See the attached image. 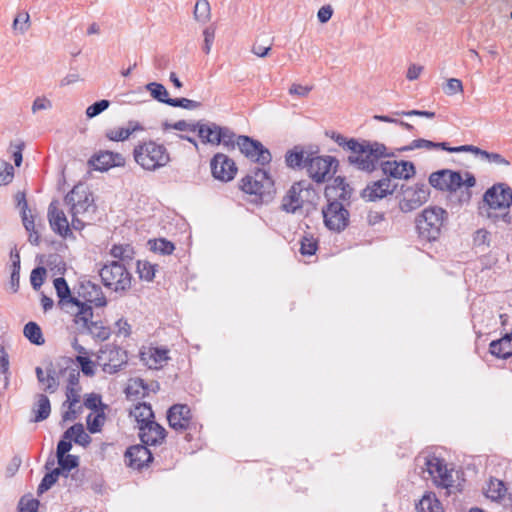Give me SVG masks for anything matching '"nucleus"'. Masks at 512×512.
Instances as JSON below:
<instances>
[{
  "instance_id": "nucleus-1",
  "label": "nucleus",
  "mask_w": 512,
  "mask_h": 512,
  "mask_svg": "<svg viewBox=\"0 0 512 512\" xmlns=\"http://www.w3.org/2000/svg\"><path fill=\"white\" fill-rule=\"evenodd\" d=\"M239 190L256 205L272 201L276 195L275 180L269 170L255 168L238 181Z\"/></svg>"
},
{
  "instance_id": "nucleus-2",
  "label": "nucleus",
  "mask_w": 512,
  "mask_h": 512,
  "mask_svg": "<svg viewBox=\"0 0 512 512\" xmlns=\"http://www.w3.org/2000/svg\"><path fill=\"white\" fill-rule=\"evenodd\" d=\"M385 144L378 141L357 140L354 144L347 161L356 169L372 173L376 170L378 162L382 158L391 157Z\"/></svg>"
},
{
  "instance_id": "nucleus-3",
  "label": "nucleus",
  "mask_w": 512,
  "mask_h": 512,
  "mask_svg": "<svg viewBox=\"0 0 512 512\" xmlns=\"http://www.w3.org/2000/svg\"><path fill=\"white\" fill-rule=\"evenodd\" d=\"M447 218L441 207H427L416 218L418 237L423 242L433 243L440 239Z\"/></svg>"
},
{
  "instance_id": "nucleus-4",
  "label": "nucleus",
  "mask_w": 512,
  "mask_h": 512,
  "mask_svg": "<svg viewBox=\"0 0 512 512\" xmlns=\"http://www.w3.org/2000/svg\"><path fill=\"white\" fill-rule=\"evenodd\" d=\"M135 162L146 171H155L168 165L170 154L167 148L155 141H146L135 146Z\"/></svg>"
},
{
  "instance_id": "nucleus-5",
  "label": "nucleus",
  "mask_w": 512,
  "mask_h": 512,
  "mask_svg": "<svg viewBox=\"0 0 512 512\" xmlns=\"http://www.w3.org/2000/svg\"><path fill=\"white\" fill-rule=\"evenodd\" d=\"M72 216L71 226L75 230H82L85 223L81 218L86 217L93 210V198L87 188L75 186L65 197Z\"/></svg>"
},
{
  "instance_id": "nucleus-6",
  "label": "nucleus",
  "mask_w": 512,
  "mask_h": 512,
  "mask_svg": "<svg viewBox=\"0 0 512 512\" xmlns=\"http://www.w3.org/2000/svg\"><path fill=\"white\" fill-rule=\"evenodd\" d=\"M429 184L437 190L454 193L462 186L474 187L476 179L470 172L460 173L450 169H442L430 174Z\"/></svg>"
},
{
  "instance_id": "nucleus-7",
  "label": "nucleus",
  "mask_w": 512,
  "mask_h": 512,
  "mask_svg": "<svg viewBox=\"0 0 512 512\" xmlns=\"http://www.w3.org/2000/svg\"><path fill=\"white\" fill-rule=\"evenodd\" d=\"M318 194L313 185L306 180L295 182L287 191L282 201V208L288 213H295L307 204H315Z\"/></svg>"
},
{
  "instance_id": "nucleus-8",
  "label": "nucleus",
  "mask_w": 512,
  "mask_h": 512,
  "mask_svg": "<svg viewBox=\"0 0 512 512\" xmlns=\"http://www.w3.org/2000/svg\"><path fill=\"white\" fill-rule=\"evenodd\" d=\"M100 277L104 286L116 293L126 292L132 284L130 272L124 265L115 261L102 267Z\"/></svg>"
},
{
  "instance_id": "nucleus-9",
  "label": "nucleus",
  "mask_w": 512,
  "mask_h": 512,
  "mask_svg": "<svg viewBox=\"0 0 512 512\" xmlns=\"http://www.w3.org/2000/svg\"><path fill=\"white\" fill-rule=\"evenodd\" d=\"M97 361L104 373L112 375L127 364L128 354L117 345L106 344L99 350Z\"/></svg>"
},
{
  "instance_id": "nucleus-10",
  "label": "nucleus",
  "mask_w": 512,
  "mask_h": 512,
  "mask_svg": "<svg viewBox=\"0 0 512 512\" xmlns=\"http://www.w3.org/2000/svg\"><path fill=\"white\" fill-rule=\"evenodd\" d=\"M338 160L330 155H311L307 162L306 171L308 176L316 183H324L332 174L337 171Z\"/></svg>"
},
{
  "instance_id": "nucleus-11",
  "label": "nucleus",
  "mask_w": 512,
  "mask_h": 512,
  "mask_svg": "<svg viewBox=\"0 0 512 512\" xmlns=\"http://www.w3.org/2000/svg\"><path fill=\"white\" fill-rule=\"evenodd\" d=\"M325 227L332 232H342L350 222V213L344 205L338 201H331L322 209Z\"/></svg>"
},
{
  "instance_id": "nucleus-12",
  "label": "nucleus",
  "mask_w": 512,
  "mask_h": 512,
  "mask_svg": "<svg viewBox=\"0 0 512 512\" xmlns=\"http://www.w3.org/2000/svg\"><path fill=\"white\" fill-rule=\"evenodd\" d=\"M235 143L240 152L254 163L267 165L272 160L270 151L257 140L242 135L237 137Z\"/></svg>"
},
{
  "instance_id": "nucleus-13",
  "label": "nucleus",
  "mask_w": 512,
  "mask_h": 512,
  "mask_svg": "<svg viewBox=\"0 0 512 512\" xmlns=\"http://www.w3.org/2000/svg\"><path fill=\"white\" fill-rule=\"evenodd\" d=\"M212 177L221 183L233 181L238 173L236 162L224 153H216L210 160Z\"/></svg>"
},
{
  "instance_id": "nucleus-14",
  "label": "nucleus",
  "mask_w": 512,
  "mask_h": 512,
  "mask_svg": "<svg viewBox=\"0 0 512 512\" xmlns=\"http://www.w3.org/2000/svg\"><path fill=\"white\" fill-rule=\"evenodd\" d=\"M91 169L98 172H108L114 168H122L126 165V158L122 153L110 150H100L94 153L88 160Z\"/></svg>"
},
{
  "instance_id": "nucleus-15",
  "label": "nucleus",
  "mask_w": 512,
  "mask_h": 512,
  "mask_svg": "<svg viewBox=\"0 0 512 512\" xmlns=\"http://www.w3.org/2000/svg\"><path fill=\"white\" fill-rule=\"evenodd\" d=\"M66 304L69 307L68 312L72 317L74 328L77 332L84 333L93 321L94 313L92 307L76 298H69Z\"/></svg>"
},
{
  "instance_id": "nucleus-16",
  "label": "nucleus",
  "mask_w": 512,
  "mask_h": 512,
  "mask_svg": "<svg viewBox=\"0 0 512 512\" xmlns=\"http://www.w3.org/2000/svg\"><path fill=\"white\" fill-rule=\"evenodd\" d=\"M483 201L490 209H507L512 205V189L504 183L494 184L484 193Z\"/></svg>"
},
{
  "instance_id": "nucleus-17",
  "label": "nucleus",
  "mask_w": 512,
  "mask_h": 512,
  "mask_svg": "<svg viewBox=\"0 0 512 512\" xmlns=\"http://www.w3.org/2000/svg\"><path fill=\"white\" fill-rule=\"evenodd\" d=\"M429 190L425 184L416 183L403 190L399 207L403 212L417 209L429 199Z\"/></svg>"
},
{
  "instance_id": "nucleus-18",
  "label": "nucleus",
  "mask_w": 512,
  "mask_h": 512,
  "mask_svg": "<svg viewBox=\"0 0 512 512\" xmlns=\"http://www.w3.org/2000/svg\"><path fill=\"white\" fill-rule=\"evenodd\" d=\"M426 471L433 482L440 487L450 488L453 486V471L447 468L444 461L436 456H428L425 462Z\"/></svg>"
},
{
  "instance_id": "nucleus-19",
  "label": "nucleus",
  "mask_w": 512,
  "mask_h": 512,
  "mask_svg": "<svg viewBox=\"0 0 512 512\" xmlns=\"http://www.w3.org/2000/svg\"><path fill=\"white\" fill-rule=\"evenodd\" d=\"M48 220L54 233L64 239H74L70 224L58 201H52L48 208Z\"/></svg>"
},
{
  "instance_id": "nucleus-20",
  "label": "nucleus",
  "mask_w": 512,
  "mask_h": 512,
  "mask_svg": "<svg viewBox=\"0 0 512 512\" xmlns=\"http://www.w3.org/2000/svg\"><path fill=\"white\" fill-rule=\"evenodd\" d=\"M397 189V184L390 178L385 177L369 183L361 193L363 199L369 202L381 200L392 195Z\"/></svg>"
},
{
  "instance_id": "nucleus-21",
  "label": "nucleus",
  "mask_w": 512,
  "mask_h": 512,
  "mask_svg": "<svg viewBox=\"0 0 512 512\" xmlns=\"http://www.w3.org/2000/svg\"><path fill=\"white\" fill-rule=\"evenodd\" d=\"M196 132L203 144L218 146L220 143L229 137L230 131L227 128L221 127L215 123H202L197 122Z\"/></svg>"
},
{
  "instance_id": "nucleus-22",
  "label": "nucleus",
  "mask_w": 512,
  "mask_h": 512,
  "mask_svg": "<svg viewBox=\"0 0 512 512\" xmlns=\"http://www.w3.org/2000/svg\"><path fill=\"white\" fill-rule=\"evenodd\" d=\"M381 169L388 178L409 180L416 174L415 165L406 160H388L382 163Z\"/></svg>"
},
{
  "instance_id": "nucleus-23",
  "label": "nucleus",
  "mask_w": 512,
  "mask_h": 512,
  "mask_svg": "<svg viewBox=\"0 0 512 512\" xmlns=\"http://www.w3.org/2000/svg\"><path fill=\"white\" fill-rule=\"evenodd\" d=\"M167 419L171 428L185 430L191 420L190 409L186 405L176 404L169 409Z\"/></svg>"
},
{
  "instance_id": "nucleus-24",
  "label": "nucleus",
  "mask_w": 512,
  "mask_h": 512,
  "mask_svg": "<svg viewBox=\"0 0 512 512\" xmlns=\"http://www.w3.org/2000/svg\"><path fill=\"white\" fill-rule=\"evenodd\" d=\"M140 358L150 369H159L169 359L168 350L157 347H144L140 352Z\"/></svg>"
},
{
  "instance_id": "nucleus-25",
  "label": "nucleus",
  "mask_w": 512,
  "mask_h": 512,
  "mask_svg": "<svg viewBox=\"0 0 512 512\" xmlns=\"http://www.w3.org/2000/svg\"><path fill=\"white\" fill-rule=\"evenodd\" d=\"M139 431V436L146 445L160 444L165 438V429L154 420L144 426H140Z\"/></svg>"
},
{
  "instance_id": "nucleus-26",
  "label": "nucleus",
  "mask_w": 512,
  "mask_h": 512,
  "mask_svg": "<svg viewBox=\"0 0 512 512\" xmlns=\"http://www.w3.org/2000/svg\"><path fill=\"white\" fill-rule=\"evenodd\" d=\"M325 196L328 199H348L352 194V188L347 183L346 179L342 176L335 177L331 183L325 187Z\"/></svg>"
},
{
  "instance_id": "nucleus-27",
  "label": "nucleus",
  "mask_w": 512,
  "mask_h": 512,
  "mask_svg": "<svg viewBox=\"0 0 512 512\" xmlns=\"http://www.w3.org/2000/svg\"><path fill=\"white\" fill-rule=\"evenodd\" d=\"M125 456L128 461L129 467L133 469H140L144 465L148 464L151 459L152 455L149 449L143 445H135L130 447L126 453Z\"/></svg>"
},
{
  "instance_id": "nucleus-28",
  "label": "nucleus",
  "mask_w": 512,
  "mask_h": 512,
  "mask_svg": "<svg viewBox=\"0 0 512 512\" xmlns=\"http://www.w3.org/2000/svg\"><path fill=\"white\" fill-rule=\"evenodd\" d=\"M83 297L85 299V303L92 305L97 308H102L107 306L108 301L107 298L99 285H96L91 282H87L82 285Z\"/></svg>"
},
{
  "instance_id": "nucleus-29",
  "label": "nucleus",
  "mask_w": 512,
  "mask_h": 512,
  "mask_svg": "<svg viewBox=\"0 0 512 512\" xmlns=\"http://www.w3.org/2000/svg\"><path fill=\"white\" fill-rule=\"evenodd\" d=\"M142 126L137 122H129L126 126H118L108 129L105 137L113 142H122L127 140L133 133L141 131Z\"/></svg>"
},
{
  "instance_id": "nucleus-30",
  "label": "nucleus",
  "mask_w": 512,
  "mask_h": 512,
  "mask_svg": "<svg viewBox=\"0 0 512 512\" xmlns=\"http://www.w3.org/2000/svg\"><path fill=\"white\" fill-rule=\"evenodd\" d=\"M311 155V153H307L302 147L295 146L286 152L284 157L285 164L291 169L307 167V162L309 161Z\"/></svg>"
},
{
  "instance_id": "nucleus-31",
  "label": "nucleus",
  "mask_w": 512,
  "mask_h": 512,
  "mask_svg": "<svg viewBox=\"0 0 512 512\" xmlns=\"http://www.w3.org/2000/svg\"><path fill=\"white\" fill-rule=\"evenodd\" d=\"M130 417L137 423L138 428L154 420V414L150 405L138 403L130 410Z\"/></svg>"
},
{
  "instance_id": "nucleus-32",
  "label": "nucleus",
  "mask_w": 512,
  "mask_h": 512,
  "mask_svg": "<svg viewBox=\"0 0 512 512\" xmlns=\"http://www.w3.org/2000/svg\"><path fill=\"white\" fill-rule=\"evenodd\" d=\"M193 20L200 25H207L212 19L211 5L208 0H196L193 7Z\"/></svg>"
},
{
  "instance_id": "nucleus-33",
  "label": "nucleus",
  "mask_w": 512,
  "mask_h": 512,
  "mask_svg": "<svg viewBox=\"0 0 512 512\" xmlns=\"http://www.w3.org/2000/svg\"><path fill=\"white\" fill-rule=\"evenodd\" d=\"M125 392L130 400H138L148 395V386L142 379L133 378L129 380Z\"/></svg>"
},
{
  "instance_id": "nucleus-34",
  "label": "nucleus",
  "mask_w": 512,
  "mask_h": 512,
  "mask_svg": "<svg viewBox=\"0 0 512 512\" xmlns=\"http://www.w3.org/2000/svg\"><path fill=\"white\" fill-rule=\"evenodd\" d=\"M416 508L418 512H443L440 501L433 493H425Z\"/></svg>"
},
{
  "instance_id": "nucleus-35",
  "label": "nucleus",
  "mask_w": 512,
  "mask_h": 512,
  "mask_svg": "<svg viewBox=\"0 0 512 512\" xmlns=\"http://www.w3.org/2000/svg\"><path fill=\"white\" fill-rule=\"evenodd\" d=\"M65 439H73L76 444L88 446L91 442L90 436L85 432L82 424H75L64 433Z\"/></svg>"
},
{
  "instance_id": "nucleus-36",
  "label": "nucleus",
  "mask_w": 512,
  "mask_h": 512,
  "mask_svg": "<svg viewBox=\"0 0 512 512\" xmlns=\"http://www.w3.org/2000/svg\"><path fill=\"white\" fill-rule=\"evenodd\" d=\"M84 333L89 334L94 339L106 341L111 336L110 327L106 326L102 321H92L88 329Z\"/></svg>"
},
{
  "instance_id": "nucleus-37",
  "label": "nucleus",
  "mask_w": 512,
  "mask_h": 512,
  "mask_svg": "<svg viewBox=\"0 0 512 512\" xmlns=\"http://www.w3.org/2000/svg\"><path fill=\"white\" fill-rule=\"evenodd\" d=\"M156 271L157 265L147 260H138L136 263V272L142 281L152 282L155 278Z\"/></svg>"
},
{
  "instance_id": "nucleus-38",
  "label": "nucleus",
  "mask_w": 512,
  "mask_h": 512,
  "mask_svg": "<svg viewBox=\"0 0 512 512\" xmlns=\"http://www.w3.org/2000/svg\"><path fill=\"white\" fill-rule=\"evenodd\" d=\"M506 494V488L502 481L498 479H492L487 483L485 489V496L492 501L501 500Z\"/></svg>"
},
{
  "instance_id": "nucleus-39",
  "label": "nucleus",
  "mask_w": 512,
  "mask_h": 512,
  "mask_svg": "<svg viewBox=\"0 0 512 512\" xmlns=\"http://www.w3.org/2000/svg\"><path fill=\"white\" fill-rule=\"evenodd\" d=\"M30 29V16L27 12L17 13L13 23L12 31L16 36H23Z\"/></svg>"
},
{
  "instance_id": "nucleus-40",
  "label": "nucleus",
  "mask_w": 512,
  "mask_h": 512,
  "mask_svg": "<svg viewBox=\"0 0 512 512\" xmlns=\"http://www.w3.org/2000/svg\"><path fill=\"white\" fill-rule=\"evenodd\" d=\"M146 89L150 92L151 96L161 102L169 105L171 98H169V93L166 87L157 82H150L146 85Z\"/></svg>"
},
{
  "instance_id": "nucleus-41",
  "label": "nucleus",
  "mask_w": 512,
  "mask_h": 512,
  "mask_svg": "<svg viewBox=\"0 0 512 512\" xmlns=\"http://www.w3.org/2000/svg\"><path fill=\"white\" fill-rule=\"evenodd\" d=\"M25 337L35 345H43L45 340L41 328L35 322H29L24 327Z\"/></svg>"
},
{
  "instance_id": "nucleus-42",
  "label": "nucleus",
  "mask_w": 512,
  "mask_h": 512,
  "mask_svg": "<svg viewBox=\"0 0 512 512\" xmlns=\"http://www.w3.org/2000/svg\"><path fill=\"white\" fill-rule=\"evenodd\" d=\"M197 122L179 120L176 122H164L162 124V129L164 132H169L171 130H177L181 132L194 133L196 132Z\"/></svg>"
},
{
  "instance_id": "nucleus-43",
  "label": "nucleus",
  "mask_w": 512,
  "mask_h": 512,
  "mask_svg": "<svg viewBox=\"0 0 512 512\" xmlns=\"http://www.w3.org/2000/svg\"><path fill=\"white\" fill-rule=\"evenodd\" d=\"M106 421L105 410L91 412L87 416V427L91 433H98L101 431Z\"/></svg>"
},
{
  "instance_id": "nucleus-44",
  "label": "nucleus",
  "mask_w": 512,
  "mask_h": 512,
  "mask_svg": "<svg viewBox=\"0 0 512 512\" xmlns=\"http://www.w3.org/2000/svg\"><path fill=\"white\" fill-rule=\"evenodd\" d=\"M148 244L151 251L161 255H170L175 250L174 244L164 238L149 240Z\"/></svg>"
},
{
  "instance_id": "nucleus-45",
  "label": "nucleus",
  "mask_w": 512,
  "mask_h": 512,
  "mask_svg": "<svg viewBox=\"0 0 512 512\" xmlns=\"http://www.w3.org/2000/svg\"><path fill=\"white\" fill-rule=\"evenodd\" d=\"M202 39L203 46L202 50L206 55H209L212 52L213 44L216 37V26L215 25H205L202 29Z\"/></svg>"
},
{
  "instance_id": "nucleus-46",
  "label": "nucleus",
  "mask_w": 512,
  "mask_h": 512,
  "mask_svg": "<svg viewBox=\"0 0 512 512\" xmlns=\"http://www.w3.org/2000/svg\"><path fill=\"white\" fill-rule=\"evenodd\" d=\"M35 421L39 422L42 421L50 415L51 412V406L50 401L45 395H40L38 397L35 409Z\"/></svg>"
},
{
  "instance_id": "nucleus-47",
  "label": "nucleus",
  "mask_w": 512,
  "mask_h": 512,
  "mask_svg": "<svg viewBox=\"0 0 512 512\" xmlns=\"http://www.w3.org/2000/svg\"><path fill=\"white\" fill-rule=\"evenodd\" d=\"M76 362L84 375L92 377L96 374L97 365L89 355H77Z\"/></svg>"
},
{
  "instance_id": "nucleus-48",
  "label": "nucleus",
  "mask_w": 512,
  "mask_h": 512,
  "mask_svg": "<svg viewBox=\"0 0 512 512\" xmlns=\"http://www.w3.org/2000/svg\"><path fill=\"white\" fill-rule=\"evenodd\" d=\"M483 160L502 169H509L511 166L510 161L497 152L486 151Z\"/></svg>"
},
{
  "instance_id": "nucleus-49",
  "label": "nucleus",
  "mask_w": 512,
  "mask_h": 512,
  "mask_svg": "<svg viewBox=\"0 0 512 512\" xmlns=\"http://www.w3.org/2000/svg\"><path fill=\"white\" fill-rule=\"evenodd\" d=\"M317 240L312 235H305L300 242V252L304 256L314 255L317 251Z\"/></svg>"
},
{
  "instance_id": "nucleus-50",
  "label": "nucleus",
  "mask_w": 512,
  "mask_h": 512,
  "mask_svg": "<svg viewBox=\"0 0 512 512\" xmlns=\"http://www.w3.org/2000/svg\"><path fill=\"white\" fill-rule=\"evenodd\" d=\"M36 374L39 382L42 384L44 389L51 391H54L56 389V379L48 371H44L42 368L37 367Z\"/></svg>"
},
{
  "instance_id": "nucleus-51",
  "label": "nucleus",
  "mask_w": 512,
  "mask_h": 512,
  "mask_svg": "<svg viewBox=\"0 0 512 512\" xmlns=\"http://www.w3.org/2000/svg\"><path fill=\"white\" fill-rule=\"evenodd\" d=\"M84 405L91 412L105 410L107 406L102 402L101 396L96 393H90L85 396Z\"/></svg>"
},
{
  "instance_id": "nucleus-52",
  "label": "nucleus",
  "mask_w": 512,
  "mask_h": 512,
  "mask_svg": "<svg viewBox=\"0 0 512 512\" xmlns=\"http://www.w3.org/2000/svg\"><path fill=\"white\" fill-rule=\"evenodd\" d=\"M113 327L115 335L120 338H128L132 333V326L124 317L116 320Z\"/></svg>"
},
{
  "instance_id": "nucleus-53",
  "label": "nucleus",
  "mask_w": 512,
  "mask_h": 512,
  "mask_svg": "<svg viewBox=\"0 0 512 512\" xmlns=\"http://www.w3.org/2000/svg\"><path fill=\"white\" fill-rule=\"evenodd\" d=\"M109 106L110 101L106 99L97 101L86 108L85 115L88 119L95 118L96 116L100 115L102 112L107 110Z\"/></svg>"
},
{
  "instance_id": "nucleus-54",
  "label": "nucleus",
  "mask_w": 512,
  "mask_h": 512,
  "mask_svg": "<svg viewBox=\"0 0 512 512\" xmlns=\"http://www.w3.org/2000/svg\"><path fill=\"white\" fill-rule=\"evenodd\" d=\"M57 459H58V463L60 466V468H59L60 472L61 471L69 472L73 468H76L79 463L78 457L75 455H71V454L59 455V456H57Z\"/></svg>"
},
{
  "instance_id": "nucleus-55",
  "label": "nucleus",
  "mask_w": 512,
  "mask_h": 512,
  "mask_svg": "<svg viewBox=\"0 0 512 512\" xmlns=\"http://www.w3.org/2000/svg\"><path fill=\"white\" fill-rule=\"evenodd\" d=\"M463 90V84L458 78L448 79L443 86V91L448 96L460 95Z\"/></svg>"
},
{
  "instance_id": "nucleus-56",
  "label": "nucleus",
  "mask_w": 512,
  "mask_h": 512,
  "mask_svg": "<svg viewBox=\"0 0 512 512\" xmlns=\"http://www.w3.org/2000/svg\"><path fill=\"white\" fill-rule=\"evenodd\" d=\"M53 108V102L45 95L37 96L32 103L31 111L36 114L40 111H49Z\"/></svg>"
},
{
  "instance_id": "nucleus-57",
  "label": "nucleus",
  "mask_w": 512,
  "mask_h": 512,
  "mask_svg": "<svg viewBox=\"0 0 512 512\" xmlns=\"http://www.w3.org/2000/svg\"><path fill=\"white\" fill-rule=\"evenodd\" d=\"M110 255L117 259H129L133 255V249L130 245H113L110 250Z\"/></svg>"
},
{
  "instance_id": "nucleus-58",
  "label": "nucleus",
  "mask_w": 512,
  "mask_h": 512,
  "mask_svg": "<svg viewBox=\"0 0 512 512\" xmlns=\"http://www.w3.org/2000/svg\"><path fill=\"white\" fill-rule=\"evenodd\" d=\"M14 178V168L8 162H0V186L7 185Z\"/></svg>"
},
{
  "instance_id": "nucleus-59",
  "label": "nucleus",
  "mask_w": 512,
  "mask_h": 512,
  "mask_svg": "<svg viewBox=\"0 0 512 512\" xmlns=\"http://www.w3.org/2000/svg\"><path fill=\"white\" fill-rule=\"evenodd\" d=\"M438 145L432 141L425 139H416L413 140L408 146L402 147L399 149L401 152L411 151L415 149H432L436 148Z\"/></svg>"
},
{
  "instance_id": "nucleus-60",
  "label": "nucleus",
  "mask_w": 512,
  "mask_h": 512,
  "mask_svg": "<svg viewBox=\"0 0 512 512\" xmlns=\"http://www.w3.org/2000/svg\"><path fill=\"white\" fill-rule=\"evenodd\" d=\"M200 105V102L188 98H171V101L169 102V106L181 107L187 110L197 109L200 107Z\"/></svg>"
},
{
  "instance_id": "nucleus-61",
  "label": "nucleus",
  "mask_w": 512,
  "mask_h": 512,
  "mask_svg": "<svg viewBox=\"0 0 512 512\" xmlns=\"http://www.w3.org/2000/svg\"><path fill=\"white\" fill-rule=\"evenodd\" d=\"M59 475L60 469H54L52 472L46 474L38 487V491L40 493L47 491L57 481Z\"/></svg>"
},
{
  "instance_id": "nucleus-62",
  "label": "nucleus",
  "mask_w": 512,
  "mask_h": 512,
  "mask_svg": "<svg viewBox=\"0 0 512 512\" xmlns=\"http://www.w3.org/2000/svg\"><path fill=\"white\" fill-rule=\"evenodd\" d=\"M331 139L337 143L342 148L346 149L347 151L351 152L354 144H356L357 139L355 138H346L340 133L332 132L330 135Z\"/></svg>"
},
{
  "instance_id": "nucleus-63",
  "label": "nucleus",
  "mask_w": 512,
  "mask_h": 512,
  "mask_svg": "<svg viewBox=\"0 0 512 512\" xmlns=\"http://www.w3.org/2000/svg\"><path fill=\"white\" fill-rule=\"evenodd\" d=\"M54 287H55L58 297L61 300H64L69 297L70 289H69L68 284L64 278H62V277L56 278L54 280Z\"/></svg>"
},
{
  "instance_id": "nucleus-64",
  "label": "nucleus",
  "mask_w": 512,
  "mask_h": 512,
  "mask_svg": "<svg viewBox=\"0 0 512 512\" xmlns=\"http://www.w3.org/2000/svg\"><path fill=\"white\" fill-rule=\"evenodd\" d=\"M38 505L39 503L37 500L29 497H23L19 503V512H37Z\"/></svg>"
}]
</instances>
